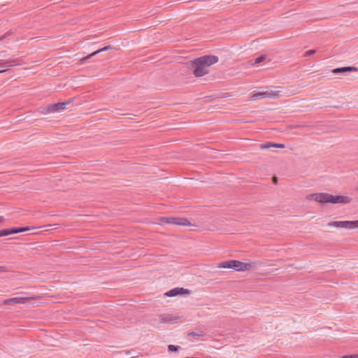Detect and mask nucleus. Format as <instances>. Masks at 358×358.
<instances>
[{"label":"nucleus","instance_id":"nucleus-1","mask_svg":"<svg viewBox=\"0 0 358 358\" xmlns=\"http://www.w3.org/2000/svg\"><path fill=\"white\" fill-rule=\"evenodd\" d=\"M217 62V57L214 55H206L195 59L191 64L193 74L196 77L207 74L209 72V67Z\"/></svg>","mask_w":358,"mask_h":358},{"label":"nucleus","instance_id":"nucleus-2","mask_svg":"<svg viewBox=\"0 0 358 358\" xmlns=\"http://www.w3.org/2000/svg\"><path fill=\"white\" fill-rule=\"evenodd\" d=\"M259 263L255 262H240L238 260H228L219 263L217 268H231L236 271H245L257 268Z\"/></svg>","mask_w":358,"mask_h":358},{"label":"nucleus","instance_id":"nucleus-3","mask_svg":"<svg viewBox=\"0 0 358 358\" xmlns=\"http://www.w3.org/2000/svg\"><path fill=\"white\" fill-rule=\"evenodd\" d=\"M262 92L263 97L264 99H278L282 96H292L296 93V92L294 90L290 87H275L274 88L264 90Z\"/></svg>","mask_w":358,"mask_h":358},{"label":"nucleus","instance_id":"nucleus-4","mask_svg":"<svg viewBox=\"0 0 358 358\" xmlns=\"http://www.w3.org/2000/svg\"><path fill=\"white\" fill-rule=\"evenodd\" d=\"M155 224L160 225L167 224L180 226H195V224L191 223L188 219L180 217H160L157 219V221L155 222Z\"/></svg>","mask_w":358,"mask_h":358},{"label":"nucleus","instance_id":"nucleus-5","mask_svg":"<svg viewBox=\"0 0 358 358\" xmlns=\"http://www.w3.org/2000/svg\"><path fill=\"white\" fill-rule=\"evenodd\" d=\"M329 227L341 228L348 230L358 229V220L354 221H332L327 224Z\"/></svg>","mask_w":358,"mask_h":358},{"label":"nucleus","instance_id":"nucleus-6","mask_svg":"<svg viewBox=\"0 0 358 358\" xmlns=\"http://www.w3.org/2000/svg\"><path fill=\"white\" fill-rule=\"evenodd\" d=\"M306 198L308 200L321 203H330L331 194L326 192L315 193L308 195Z\"/></svg>","mask_w":358,"mask_h":358},{"label":"nucleus","instance_id":"nucleus-7","mask_svg":"<svg viewBox=\"0 0 358 358\" xmlns=\"http://www.w3.org/2000/svg\"><path fill=\"white\" fill-rule=\"evenodd\" d=\"M352 199L351 196L347 194H338L333 195L331 194L330 203L336 204H349L352 202Z\"/></svg>","mask_w":358,"mask_h":358},{"label":"nucleus","instance_id":"nucleus-8","mask_svg":"<svg viewBox=\"0 0 358 358\" xmlns=\"http://www.w3.org/2000/svg\"><path fill=\"white\" fill-rule=\"evenodd\" d=\"M34 299L33 296H20V297H14L3 301L4 303L8 304L11 303H27Z\"/></svg>","mask_w":358,"mask_h":358},{"label":"nucleus","instance_id":"nucleus-9","mask_svg":"<svg viewBox=\"0 0 358 358\" xmlns=\"http://www.w3.org/2000/svg\"><path fill=\"white\" fill-rule=\"evenodd\" d=\"M66 103H57L55 104L50 105L46 107V111L50 112H56L61 111L64 109Z\"/></svg>","mask_w":358,"mask_h":358},{"label":"nucleus","instance_id":"nucleus-10","mask_svg":"<svg viewBox=\"0 0 358 358\" xmlns=\"http://www.w3.org/2000/svg\"><path fill=\"white\" fill-rule=\"evenodd\" d=\"M112 49V47L110 45H108V46H106L103 48H101V49H99L94 52H93L92 53L90 54L89 55H87V57L83 58V61H85L90 58H91L92 57L97 55L98 53L99 52H104V51H107V50H110Z\"/></svg>","mask_w":358,"mask_h":358},{"label":"nucleus","instance_id":"nucleus-11","mask_svg":"<svg viewBox=\"0 0 358 358\" xmlns=\"http://www.w3.org/2000/svg\"><path fill=\"white\" fill-rule=\"evenodd\" d=\"M264 99L263 97V92L262 91H259V92H254L252 95H251V97H250V99L252 101H256L257 99Z\"/></svg>","mask_w":358,"mask_h":358},{"label":"nucleus","instance_id":"nucleus-12","mask_svg":"<svg viewBox=\"0 0 358 358\" xmlns=\"http://www.w3.org/2000/svg\"><path fill=\"white\" fill-rule=\"evenodd\" d=\"M353 69H354V68H352V67L338 68V69H334L333 70V73H340V72H345V71H352Z\"/></svg>","mask_w":358,"mask_h":358},{"label":"nucleus","instance_id":"nucleus-13","mask_svg":"<svg viewBox=\"0 0 358 358\" xmlns=\"http://www.w3.org/2000/svg\"><path fill=\"white\" fill-rule=\"evenodd\" d=\"M6 233H7V236L13 234L20 233V229H19V227L13 228V229H6Z\"/></svg>","mask_w":358,"mask_h":358},{"label":"nucleus","instance_id":"nucleus-14","mask_svg":"<svg viewBox=\"0 0 358 358\" xmlns=\"http://www.w3.org/2000/svg\"><path fill=\"white\" fill-rule=\"evenodd\" d=\"M6 233H7V236L13 234L20 233V229H19V227L13 228V229H6Z\"/></svg>","mask_w":358,"mask_h":358},{"label":"nucleus","instance_id":"nucleus-15","mask_svg":"<svg viewBox=\"0 0 358 358\" xmlns=\"http://www.w3.org/2000/svg\"><path fill=\"white\" fill-rule=\"evenodd\" d=\"M178 294H188V292H165L164 296V297H170V296H175L178 295Z\"/></svg>","mask_w":358,"mask_h":358},{"label":"nucleus","instance_id":"nucleus-16","mask_svg":"<svg viewBox=\"0 0 358 358\" xmlns=\"http://www.w3.org/2000/svg\"><path fill=\"white\" fill-rule=\"evenodd\" d=\"M274 148V143H265V144H262L260 145V148L261 149H268V148Z\"/></svg>","mask_w":358,"mask_h":358},{"label":"nucleus","instance_id":"nucleus-17","mask_svg":"<svg viewBox=\"0 0 358 358\" xmlns=\"http://www.w3.org/2000/svg\"><path fill=\"white\" fill-rule=\"evenodd\" d=\"M264 59H265V56H264V55L259 56L255 59V62L252 63V64L260 63L262 61H264Z\"/></svg>","mask_w":358,"mask_h":358},{"label":"nucleus","instance_id":"nucleus-18","mask_svg":"<svg viewBox=\"0 0 358 358\" xmlns=\"http://www.w3.org/2000/svg\"><path fill=\"white\" fill-rule=\"evenodd\" d=\"M19 229H20V232H24V231H29L31 229H36V227L30 228V227H19Z\"/></svg>","mask_w":358,"mask_h":358},{"label":"nucleus","instance_id":"nucleus-19","mask_svg":"<svg viewBox=\"0 0 358 358\" xmlns=\"http://www.w3.org/2000/svg\"><path fill=\"white\" fill-rule=\"evenodd\" d=\"M178 346H176L173 345H169L168 346V349L169 351H176V350H178Z\"/></svg>","mask_w":358,"mask_h":358},{"label":"nucleus","instance_id":"nucleus-20","mask_svg":"<svg viewBox=\"0 0 358 358\" xmlns=\"http://www.w3.org/2000/svg\"><path fill=\"white\" fill-rule=\"evenodd\" d=\"M341 358H358V355H346V356H343Z\"/></svg>","mask_w":358,"mask_h":358},{"label":"nucleus","instance_id":"nucleus-21","mask_svg":"<svg viewBox=\"0 0 358 358\" xmlns=\"http://www.w3.org/2000/svg\"><path fill=\"white\" fill-rule=\"evenodd\" d=\"M8 270L7 268L4 266H0V273H6L8 272Z\"/></svg>","mask_w":358,"mask_h":358},{"label":"nucleus","instance_id":"nucleus-22","mask_svg":"<svg viewBox=\"0 0 358 358\" xmlns=\"http://www.w3.org/2000/svg\"><path fill=\"white\" fill-rule=\"evenodd\" d=\"M285 146L284 144H281V143H274V148H284Z\"/></svg>","mask_w":358,"mask_h":358},{"label":"nucleus","instance_id":"nucleus-23","mask_svg":"<svg viewBox=\"0 0 358 358\" xmlns=\"http://www.w3.org/2000/svg\"><path fill=\"white\" fill-rule=\"evenodd\" d=\"M162 320L164 322H171V320L169 318V316H164L162 317Z\"/></svg>","mask_w":358,"mask_h":358},{"label":"nucleus","instance_id":"nucleus-24","mask_svg":"<svg viewBox=\"0 0 358 358\" xmlns=\"http://www.w3.org/2000/svg\"><path fill=\"white\" fill-rule=\"evenodd\" d=\"M7 236L6 229H3L0 231V237Z\"/></svg>","mask_w":358,"mask_h":358},{"label":"nucleus","instance_id":"nucleus-25","mask_svg":"<svg viewBox=\"0 0 358 358\" xmlns=\"http://www.w3.org/2000/svg\"><path fill=\"white\" fill-rule=\"evenodd\" d=\"M315 52V50H308L307 51L306 53H305V56H309L310 55H313Z\"/></svg>","mask_w":358,"mask_h":358},{"label":"nucleus","instance_id":"nucleus-26","mask_svg":"<svg viewBox=\"0 0 358 358\" xmlns=\"http://www.w3.org/2000/svg\"><path fill=\"white\" fill-rule=\"evenodd\" d=\"M171 291H181V292H183V291H187V290L183 288H175V289H173Z\"/></svg>","mask_w":358,"mask_h":358},{"label":"nucleus","instance_id":"nucleus-27","mask_svg":"<svg viewBox=\"0 0 358 358\" xmlns=\"http://www.w3.org/2000/svg\"><path fill=\"white\" fill-rule=\"evenodd\" d=\"M4 217L1 215H0V224L3 223L4 222Z\"/></svg>","mask_w":358,"mask_h":358},{"label":"nucleus","instance_id":"nucleus-28","mask_svg":"<svg viewBox=\"0 0 358 358\" xmlns=\"http://www.w3.org/2000/svg\"><path fill=\"white\" fill-rule=\"evenodd\" d=\"M4 71H0V73H3V72H4Z\"/></svg>","mask_w":358,"mask_h":358},{"label":"nucleus","instance_id":"nucleus-29","mask_svg":"<svg viewBox=\"0 0 358 358\" xmlns=\"http://www.w3.org/2000/svg\"><path fill=\"white\" fill-rule=\"evenodd\" d=\"M1 39L0 38V41H1Z\"/></svg>","mask_w":358,"mask_h":358},{"label":"nucleus","instance_id":"nucleus-30","mask_svg":"<svg viewBox=\"0 0 358 358\" xmlns=\"http://www.w3.org/2000/svg\"><path fill=\"white\" fill-rule=\"evenodd\" d=\"M357 190H358V187H357Z\"/></svg>","mask_w":358,"mask_h":358}]
</instances>
